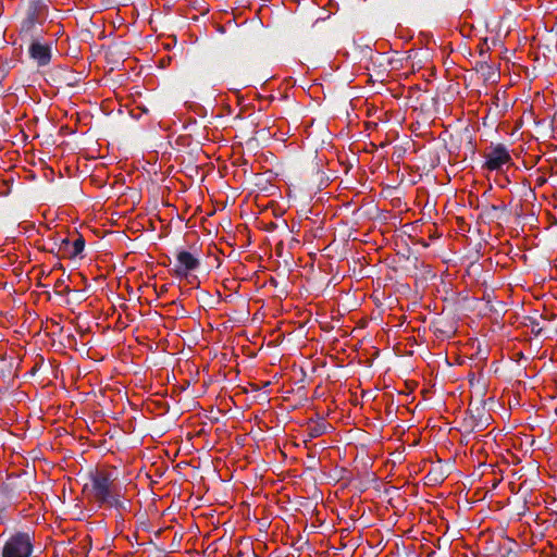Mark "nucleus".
<instances>
[{
	"instance_id": "1",
	"label": "nucleus",
	"mask_w": 557,
	"mask_h": 557,
	"mask_svg": "<svg viewBox=\"0 0 557 557\" xmlns=\"http://www.w3.org/2000/svg\"><path fill=\"white\" fill-rule=\"evenodd\" d=\"M90 481L92 497L98 503L107 504L111 507L121 506L120 492L111 472L96 470L90 473Z\"/></svg>"
},
{
	"instance_id": "2",
	"label": "nucleus",
	"mask_w": 557,
	"mask_h": 557,
	"mask_svg": "<svg viewBox=\"0 0 557 557\" xmlns=\"http://www.w3.org/2000/svg\"><path fill=\"white\" fill-rule=\"evenodd\" d=\"M34 541V533L16 531L4 542L1 548V557H32Z\"/></svg>"
},
{
	"instance_id": "3",
	"label": "nucleus",
	"mask_w": 557,
	"mask_h": 557,
	"mask_svg": "<svg viewBox=\"0 0 557 557\" xmlns=\"http://www.w3.org/2000/svg\"><path fill=\"white\" fill-rule=\"evenodd\" d=\"M510 162L511 157L508 149L503 144H498L486 153L484 168L490 171H499L505 164Z\"/></svg>"
},
{
	"instance_id": "4",
	"label": "nucleus",
	"mask_w": 557,
	"mask_h": 557,
	"mask_svg": "<svg viewBox=\"0 0 557 557\" xmlns=\"http://www.w3.org/2000/svg\"><path fill=\"white\" fill-rule=\"evenodd\" d=\"M200 267V261L189 251L181 250L176 255V264L174 273L176 276L183 278L187 277L191 271Z\"/></svg>"
},
{
	"instance_id": "5",
	"label": "nucleus",
	"mask_w": 557,
	"mask_h": 557,
	"mask_svg": "<svg viewBox=\"0 0 557 557\" xmlns=\"http://www.w3.org/2000/svg\"><path fill=\"white\" fill-rule=\"evenodd\" d=\"M85 247V239L83 236H77V238L74 242H70L69 238H63L60 244V251L63 253L64 257L67 258H75L78 255H81Z\"/></svg>"
},
{
	"instance_id": "6",
	"label": "nucleus",
	"mask_w": 557,
	"mask_h": 557,
	"mask_svg": "<svg viewBox=\"0 0 557 557\" xmlns=\"http://www.w3.org/2000/svg\"><path fill=\"white\" fill-rule=\"evenodd\" d=\"M15 494L9 484L0 485V524L5 519L7 510L15 503Z\"/></svg>"
},
{
	"instance_id": "7",
	"label": "nucleus",
	"mask_w": 557,
	"mask_h": 557,
	"mask_svg": "<svg viewBox=\"0 0 557 557\" xmlns=\"http://www.w3.org/2000/svg\"><path fill=\"white\" fill-rule=\"evenodd\" d=\"M29 53L37 61L38 65H46L51 59L49 46L40 42H33L29 47Z\"/></svg>"
},
{
	"instance_id": "8",
	"label": "nucleus",
	"mask_w": 557,
	"mask_h": 557,
	"mask_svg": "<svg viewBox=\"0 0 557 557\" xmlns=\"http://www.w3.org/2000/svg\"><path fill=\"white\" fill-rule=\"evenodd\" d=\"M63 285H64L63 280H59V281H57V283H55V286H57V287H62Z\"/></svg>"
},
{
	"instance_id": "9",
	"label": "nucleus",
	"mask_w": 557,
	"mask_h": 557,
	"mask_svg": "<svg viewBox=\"0 0 557 557\" xmlns=\"http://www.w3.org/2000/svg\"><path fill=\"white\" fill-rule=\"evenodd\" d=\"M64 290L69 292L70 290L69 286H64Z\"/></svg>"
}]
</instances>
